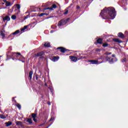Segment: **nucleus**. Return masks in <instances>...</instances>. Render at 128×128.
I'll return each instance as SVG.
<instances>
[{"label": "nucleus", "mask_w": 128, "mask_h": 128, "mask_svg": "<svg viewBox=\"0 0 128 128\" xmlns=\"http://www.w3.org/2000/svg\"><path fill=\"white\" fill-rule=\"evenodd\" d=\"M100 16L104 20H114L116 18V9L114 7L106 8L101 10Z\"/></svg>", "instance_id": "obj_1"}, {"label": "nucleus", "mask_w": 128, "mask_h": 128, "mask_svg": "<svg viewBox=\"0 0 128 128\" xmlns=\"http://www.w3.org/2000/svg\"><path fill=\"white\" fill-rule=\"evenodd\" d=\"M68 20H70V18H68L67 19H62L60 21L58 22V26H64L65 24H68Z\"/></svg>", "instance_id": "obj_2"}, {"label": "nucleus", "mask_w": 128, "mask_h": 128, "mask_svg": "<svg viewBox=\"0 0 128 128\" xmlns=\"http://www.w3.org/2000/svg\"><path fill=\"white\" fill-rule=\"evenodd\" d=\"M118 58H111L110 57L108 56H106V62H108L109 64H114V62H117Z\"/></svg>", "instance_id": "obj_3"}, {"label": "nucleus", "mask_w": 128, "mask_h": 128, "mask_svg": "<svg viewBox=\"0 0 128 128\" xmlns=\"http://www.w3.org/2000/svg\"><path fill=\"white\" fill-rule=\"evenodd\" d=\"M70 58L72 62H78V60H82V58H84V57L80 56V57H76V56H70Z\"/></svg>", "instance_id": "obj_4"}, {"label": "nucleus", "mask_w": 128, "mask_h": 128, "mask_svg": "<svg viewBox=\"0 0 128 128\" xmlns=\"http://www.w3.org/2000/svg\"><path fill=\"white\" fill-rule=\"evenodd\" d=\"M44 51H42L40 52H38L37 54H35V56L36 58H38V56L40 57V59L42 60V58H44Z\"/></svg>", "instance_id": "obj_5"}, {"label": "nucleus", "mask_w": 128, "mask_h": 128, "mask_svg": "<svg viewBox=\"0 0 128 128\" xmlns=\"http://www.w3.org/2000/svg\"><path fill=\"white\" fill-rule=\"evenodd\" d=\"M57 6L56 4H53L51 7L46 8L43 9V12L44 10H54V8H56Z\"/></svg>", "instance_id": "obj_6"}, {"label": "nucleus", "mask_w": 128, "mask_h": 128, "mask_svg": "<svg viewBox=\"0 0 128 128\" xmlns=\"http://www.w3.org/2000/svg\"><path fill=\"white\" fill-rule=\"evenodd\" d=\"M56 50H60V52H62V54H64V52H66L69 50L64 47H58Z\"/></svg>", "instance_id": "obj_7"}, {"label": "nucleus", "mask_w": 128, "mask_h": 128, "mask_svg": "<svg viewBox=\"0 0 128 128\" xmlns=\"http://www.w3.org/2000/svg\"><path fill=\"white\" fill-rule=\"evenodd\" d=\"M13 58H18V56H20V52H12L11 54Z\"/></svg>", "instance_id": "obj_8"}, {"label": "nucleus", "mask_w": 128, "mask_h": 128, "mask_svg": "<svg viewBox=\"0 0 128 128\" xmlns=\"http://www.w3.org/2000/svg\"><path fill=\"white\" fill-rule=\"evenodd\" d=\"M20 56H18L19 58H18V60H20V62H26V58L20 54V55H19Z\"/></svg>", "instance_id": "obj_9"}, {"label": "nucleus", "mask_w": 128, "mask_h": 128, "mask_svg": "<svg viewBox=\"0 0 128 128\" xmlns=\"http://www.w3.org/2000/svg\"><path fill=\"white\" fill-rule=\"evenodd\" d=\"M112 40L114 42H118V44H122V40H120L118 38H114L112 39Z\"/></svg>", "instance_id": "obj_10"}, {"label": "nucleus", "mask_w": 128, "mask_h": 128, "mask_svg": "<svg viewBox=\"0 0 128 128\" xmlns=\"http://www.w3.org/2000/svg\"><path fill=\"white\" fill-rule=\"evenodd\" d=\"M12 0V3H11L10 2H7L6 3V6H12L14 4V2L15 0Z\"/></svg>", "instance_id": "obj_11"}, {"label": "nucleus", "mask_w": 128, "mask_h": 128, "mask_svg": "<svg viewBox=\"0 0 128 128\" xmlns=\"http://www.w3.org/2000/svg\"><path fill=\"white\" fill-rule=\"evenodd\" d=\"M32 74H34V72L30 71L29 72V75L28 78L29 80H32Z\"/></svg>", "instance_id": "obj_12"}, {"label": "nucleus", "mask_w": 128, "mask_h": 128, "mask_svg": "<svg viewBox=\"0 0 128 128\" xmlns=\"http://www.w3.org/2000/svg\"><path fill=\"white\" fill-rule=\"evenodd\" d=\"M89 62H91L92 64H98V61L96 60H88Z\"/></svg>", "instance_id": "obj_13"}, {"label": "nucleus", "mask_w": 128, "mask_h": 128, "mask_svg": "<svg viewBox=\"0 0 128 128\" xmlns=\"http://www.w3.org/2000/svg\"><path fill=\"white\" fill-rule=\"evenodd\" d=\"M102 40H104V39L102 38H98L96 40L97 44H102Z\"/></svg>", "instance_id": "obj_14"}, {"label": "nucleus", "mask_w": 128, "mask_h": 128, "mask_svg": "<svg viewBox=\"0 0 128 128\" xmlns=\"http://www.w3.org/2000/svg\"><path fill=\"white\" fill-rule=\"evenodd\" d=\"M58 60H60V56H53L52 60V62H58Z\"/></svg>", "instance_id": "obj_15"}, {"label": "nucleus", "mask_w": 128, "mask_h": 128, "mask_svg": "<svg viewBox=\"0 0 128 128\" xmlns=\"http://www.w3.org/2000/svg\"><path fill=\"white\" fill-rule=\"evenodd\" d=\"M118 38H124V37L126 36H124V34H122V32L118 33Z\"/></svg>", "instance_id": "obj_16"}, {"label": "nucleus", "mask_w": 128, "mask_h": 128, "mask_svg": "<svg viewBox=\"0 0 128 128\" xmlns=\"http://www.w3.org/2000/svg\"><path fill=\"white\" fill-rule=\"evenodd\" d=\"M106 56H100V58H98V60H102V62H106Z\"/></svg>", "instance_id": "obj_17"}, {"label": "nucleus", "mask_w": 128, "mask_h": 128, "mask_svg": "<svg viewBox=\"0 0 128 128\" xmlns=\"http://www.w3.org/2000/svg\"><path fill=\"white\" fill-rule=\"evenodd\" d=\"M3 20L4 22V20H8V22L10 20V16H7L5 18H3Z\"/></svg>", "instance_id": "obj_18"}, {"label": "nucleus", "mask_w": 128, "mask_h": 128, "mask_svg": "<svg viewBox=\"0 0 128 128\" xmlns=\"http://www.w3.org/2000/svg\"><path fill=\"white\" fill-rule=\"evenodd\" d=\"M0 36H2V38H4L6 36V34L4 33V32L2 30H0Z\"/></svg>", "instance_id": "obj_19"}, {"label": "nucleus", "mask_w": 128, "mask_h": 128, "mask_svg": "<svg viewBox=\"0 0 128 128\" xmlns=\"http://www.w3.org/2000/svg\"><path fill=\"white\" fill-rule=\"evenodd\" d=\"M16 126H22V122L20 121H17L16 122Z\"/></svg>", "instance_id": "obj_20"}, {"label": "nucleus", "mask_w": 128, "mask_h": 128, "mask_svg": "<svg viewBox=\"0 0 128 128\" xmlns=\"http://www.w3.org/2000/svg\"><path fill=\"white\" fill-rule=\"evenodd\" d=\"M5 124H6V126H12V122L8 121V122H6Z\"/></svg>", "instance_id": "obj_21"}, {"label": "nucleus", "mask_w": 128, "mask_h": 128, "mask_svg": "<svg viewBox=\"0 0 128 128\" xmlns=\"http://www.w3.org/2000/svg\"><path fill=\"white\" fill-rule=\"evenodd\" d=\"M44 46L45 48H50V42H46L44 44Z\"/></svg>", "instance_id": "obj_22"}, {"label": "nucleus", "mask_w": 128, "mask_h": 128, "mask_svg": "<svg viewBox=\"0 0 128 128\" xmlns=\"http://www.w3.org/2000/svg\"><path fill=\"white\" fill-rule=\"evenodd\" d=\"M26 122H28L30 124H32V118H27Z\"/></svg>", "instance_id": "obj_23"}, {"label": "nucleus", "mask_w": 128, "mask_h": 128, "mask_svg": "<svg viewBox=\"0 0 128 128\" xmlns=\"http://www.w3.org/2000/svg\"><path fill=\"white\" fill-rule=\"evenodd\" d=\"M0 118H2V120H4L5 118H6V116L0 114Z\"/></svg>", "instance_id": "obj_24"}, {"label": "nucleus", "mask_w": 128, "mask_h": 128, "mask_svg": "<svg viewBox=\"0 0 128 128\" xmlns=\"http://www.w3.org/2000/svg\"><path fill=\"white\" fill-rule=\"evenodd\" d=\"M48 16V13H42L39 14V16Z\"/></svg>", "instance_id": "obj_25"}, {"label": "nucleus", "mask_w": 128, "mask_h": 128, "mask_svg": "<svg viewBox=\"0 0 128 128\" xmlns=\"http://www.w3.org/2000/svg\"><path fill=\"white\" fill-rule=\"evenodd\" d=\"M20 34V30H16L12 34L16 36V34Z\"/></svg>", "instance_id": "obj_26"}, {"label": "nucleus", "mask_w": 128, "mask_h": 128, "mask_svg": "<svg viewBox=\"0 0 128 128\" xmlns=\"http://www.w3.org/2000/svg\"><path fill=\"white\" fill-rule=\"evenodd\" d=\"M32 118H36V114L32 113Z\"/></svg>", "instance_id": "obj_27"}, {"label": "nucleus", "mask_w": 128, "mask_h": 128, "mask_svg": "<svg viewBox=\"0 0 128 128\" xmlns=\"http://www.w3.org/2000/svg\"><path fill=\"white\" fill-rule=\"evenodd\" d=\"M16 106H17V108H18L19 110H20V108H22V106H20V104H16Z\"/></svg>", "instance_id": "obj_28"}, {"label": "nucleus", "mask_w": 128, "mask_h": 128, "mask_svg": "<svg viewBox=\"0 0 128 128\" xmlns=\"http://www.w3.org/2000/svg\"><path fill=\"white\" fill-rule=\"evenodd\" d=\"M108 46V44L107 42H105L102 44V46L104 48H106V46Z\"/></svg>", "instance_id": "obj_29"}, {"label": "nucleus", "mask_w": 128, "mask_h": 128, "mask_svg": "<svg viewBox=\"0 0 128 128\" xmlns=\"http://www.w3.org/2000/svg\"><path fill=\"white\" fill-rule=\"evenodd\" d=\"M26 28H28V26H24V27L21 29V32H22V31L24 30H26Z\"/></svg>", "instance_id": "obj_30"}, {"label": "nucleus", "mask_w": 128, "mask_h": 128, "mask_svg": "<svg viewBox=\"0 0 128 128\" xmlns=\"http://www.w3.org/2000/svg\"><path fill=\"white\" fill-rule=\"evenodd\" d=\"M68 14V9H66L64 10V14Z\"/></svg>", "instance_id": "obj_31"}, {"label": "nucleus", "mask_w": 128, "mask_h": 128, "mask_svg": "<svg viewBox=\"0 0 128 128\" xmlns=\"http://www.w3.org/2000/svg\"><path fill=\"white\" fill-rule=\"evenodd\" d=\"M11 18L12 20H16V16L15 15H12V16H11Z\"/></svg>", "instance_id": "obj_32"}, {"label": "nucleus", "mask_w": 128, "mask_h": 128, "mask_svg": "<svg viewBox=\"0 0 128 128\" xmlns=\"http://www.w3.org/2000/svg\"><path fill=\"white\" fill-rule=\"evenodd\" d=\"M122 62H126V58H124L122 60Z\"/></svg>", "instance_id": "obj_33"}, {"label": "nucleus", "mask_w": 128, "mask_h": 128, "mask_svg": "<svg viewBox=\"0 0 128 128\" xmlns=\"http://www.w3.org/2000/svg\"><path fill=\"white\" fill-rule=\"evenodd\" d=\"M16 6L18 10H20V4H16Z\"/></svg>", "instance_id": "obj_34"}, {"label": "nucleus", "mask_w": 128, "mask_h": 128, "mask_svg": "<svg viewBox=\"0 0 128 128\" xmlns=\"http://www.w3.org/2000/svg\"><path fill=\"white\" fill-rule=\"evenodd\" d=\"M105 54H106V56H110L112 54V52H106Z\"/></svg>", "instance_id": "obj_35"}, {"label": "nucleus", "mask_w": 128, "mask_h": 128, "mask_svg": "<svg viewBox=\"0 0 128 128\" xmlns=\"http://www.w3.org/2000/svg\"><path fill=\"white\" fill-rule=\"evenodd\" d=\"M30 18V14L24 16V20H26L27 18Z\"/></svg>", "instance_id": "obj_36"}, {"label": "nucleus", "mask_w": 128, "mask_h": 128, "mask_svg": "<svg viewBox=\"0 0 128 128\" xmlns=\"http://www.w3.org/2000/svg\"><path fill=\"white\" fill-rule=\"evenodd\" d=\"M54 120V117H52L49 120V122H52V120Z\"/></svg>", "instance_id": "obj_37"}, {"label": "nucleus", "mask_w": 128, "mask_h": 128, "mask_svg": "<svg viewBox=\"0 0 128 128\" xmlns=\"http://www.w3.org/2000/svg\"><path fill=\"white\" fill-rule=\"evenodd\" d=\"M33 120L35 122H38V120L36 118H33Z\"/></svg>", "instance_id": "obj_38"}, {"label": "nucleus", "mask_w": 128, "mask_h": 128, "mask_svg": "<svg viewBox=\"0 0 128 128\" xmlns=\"http://www.w3.org/2000/svg\"><path fill=\"white\" fill-rule=\"evenodd\" d=\"M76 8L77 10H80V7L79 6H76Z\"/></svg>", "instance_id": "obj_39"}, {"label": "nucleus", "mask_w": 128, "mask_h": 128, "mask_svg": "<svg viewBox=\"0 0 128 128\" xmlns=\"http://www.w3.org/2000/svg\"><path fill=\"white\" fill-rule=\"evenodd\" d=\"M72 6H74L73 4H71L70 5L68 6V8H72Z\"/></svg>", "instance_id": "obj_40"}, {"label": "nucleus", "mask_w": 128, "mask_h": 128, "mask_svg": "<svg viewBox=\"0 0 128 128\" xmlns=\"http://www.w3.org/2000/svg\"><path fill=\"white\" fill-rule=\"evenodd\" d=\"M48 106H50V104H51L50 102H48Z\"/></svg>", "instance_id": "obj_41"}, {"label": "nucleus", "mask_w": 128, "mask_h": 128, "mask_svg": "<svg viewBox=\"0 0 128 128\" xmlns=\"http://www.w3.org/2000/svg\"><path fill=\"white\" fill-rule=\"evenodd\" d=\"M114 56H116V54H113L112 55V58H114Z\"/></svg>", "instance_id": "obj_42"}, {"label": "nucleus", "mask_w": 128, "mask_h": 128, "mask_svg": "<svg viewBox=\"0 0 128 128\" xmlns=\"http://www.w3.org/2000/svg\"><path fill=\"white\" fill-rule=\"evenodd\" d=\"M36 80H38V74L36 75Z\"/></svg>", "instance_id": "obj_43"}, {"label": "nucleus", "mask_w": 128, "mask_h": 128, "mask_svg": "<svg viewBox=\"0 0 128 128\" xmlns=\"http://www.w3.org/2000/svg\"><path fill=\"white\" fill-rule=\"evenodd\" d=\"M50 90L51 92H54V89L50 88Z\"/></svg>", "instance_id": "obj_44"}, {"label": "nucleus", "mask_w": 128, "mask_h": 128, "mask_svg": "<svg viewBox=\"0 0 128 128\" xmlns=\"http://www.w3.org/2000/svg\"><path fill=\"white\" fill-rule=\"evenodd\" d=\"M3 0V2H6H6H8V1L6 0Z\"/></svg>", "instance_id": "obj_45"}, {"label": "nucleus", "mask_w": 128, "mask_h": 128, "mask_svg": "<svg viewBox=\"0 0 128 128\" xmlns=\"http://www.w3.org/2000/svg\"><path fill=\"white\" fill-rule=\"evenodd\" d=\"M54 18V16H50L49 17H48L47 18Z\"/></svg>", "instance_id": "obj_46"}, {"label": "nucleus", "mask_w": 128, "mask_h": 128, "mask_svg": "<svg viewBox=\"0 0 128 128\" xmlns=\"http://www.w3.org/2000/svg\"><path fill=\"white\" fill-rule=\"evenodd\" d=\"M44 86H48V84H47L46 83H45V84H44Z\"/></svg>", "instance_id": "obj_47"}, {"label": "nucleus", "mask_w": 128, "mask_h": 128, "mask_svg": "<svg viewBox=\"0 0 128 128\" xmlns=\"http://www.w3.org/2000/svg\"><path fill=\"white\" fill-rule=\"evenodd\" d=\"M44 124H40V126H44Z\"/></svg>", "instance_id": "obj_48"}, {"label": "nucleus", "mask_w": 128, "mask_h": 128, "mask_svg": "<svg viewBox=\"0 0 128 128\" xmlns=\"http://www.w3.org/2000/svg\"><path fill=\"white\" fill-rule=\"evenodd\" d=\"M16 97H13L12 98V100H14V98H16Z\"/></svg>", "instance_id": "obj_49"}, {"label": "nucleus", "mask_w": 128, "mask_h": 128, "mask_svg": "<svg viewBox=\"0 0 128 128\" xmlns=\"http://www.w3.org/2000/svg\"><path fill=\"white\" fill-rule=\"evenodd\" d=\"M12 60H14V58H12Z\"/></svg>", "instance_id": "obj_50"}, {"label": "nucleus", "mask_w": 128, "mask_h": 128, "mask_svg": "<svg viewBox=\"0 0 128 128\" xmlns=\"http://www.w3.org/2000/svg\"><path fill=\"white\" fill-rule=\"evenodd\" d=\"M50 32H52V30H51V31H50Z\"/></svg>", "instance_id": "obj_51"}, {"label": "nucleus", "mask_w": 128, "mask_h": 128, "mask_svg": "<svg viewBox=\"0 0 128 128\" xmlns=\"http://www.w3.org/2000/svg\"><path fill=\"white\" fill-rule=\"evenodd\" d=\"M14 100V102H16V100Z\"/></svg>", "instance_id": "obj_52"}, {"label": "nucleus", "mask_w": 128, "mask_h": 128, "mask_svg": "<svg viewBox=\"0 0 128 128\" xmlns=\"http://www.w3.org/2000/svg\"><path fill=\"white\" fill-rule=\"evenodd\" d=\"M2 4H4V3H2Z\"/></svg>", "instance_id": "obj_53"}, {"label": "nucleus", "mask_w": 128, "mask_h": 128, "mask_svg": "<svg viewBox=\"0 0 128 128\" xmlns=\"http://www.w3.org/2000/svg\"><path fill=\"white\" fill-rule=\"evenodd\" d=\"M0 58H2V56H0Z\"/></svg>", "instance_id": "obj_54"}]
</instances>
